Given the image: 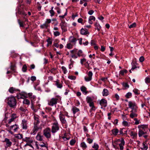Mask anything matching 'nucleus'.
<instances>
[{"instance_id": "62", "label": "nucleus", "mask_w": 150, "mask_h": 150, "mask_svg": "<svg viewBox=\"0 0 150 150\" xmlns=\"http://www.w3.org/2000/svg\"><path fill=\"white\" fill-rule=\"evenodd\" d=\"M18 21L19 25L21 27H23V23L22 22H21L20 20L19 19H18Z\"/></svg>"}, {"instance_id": "13", "label": "nucleus", "mask_w": 150, "mask_h": 150, "mask_svg": "<svg viewBox=\"0 0 150 150\" xmlns=\"http://www.w3.org/2000/svg\"><path fill=\"white\" fill-rule=\"evenodd\" d=\"M88 76L85 77L84 78L86 81L88 82L91 81L92 79L93 73L91 71H89L88 74Z\"/></svg>"}, {"instance_id": "5", "label": "nucleus", "mask_w": 150, "mask_h": 150, "mask_svg": "<svg viewBox=\"0 0 150 150\" xmlns=\"http://www.w3.org/2000/svg\"><path fill=\"white\" fill-rule=\"evenodd\" d=\"M16 105V100L15 97L13 96L10 97V107L14 108Z\"/></svg>"}, {"instance_id": "52", "label": "nucleus", "mask_w": 150, "mask_h": 150, "mask_svg": "<svg viewBox=\"0 0 150 150\" xmlns=\"http://www.w3.org/2000/svg\"><path fill=\"white\" fill-rule=\"evenodd\" d=\"M62 71L63 72V73L64 74H66L67 73V70L66 68L65 67L62 66Z\"/></svg>"}, {"instance_id": "24", "label": "nucleus", "mask_w": 150, "mask_h": 150, "mask_svg": "<svg viewBox=\"0 0 150 150\" xmlns=\"http://www.w3.org/2000/svg\"><path fill=\"white\" fill-rule=\"evenodd\" d=\"M81 33L82 35H88L89 33L87 30L82 28L81 30Z\"/></svg>"}, {"instance_id": "2", "label": "nucleus", "mask_w": 150, "mask_h": 150, "mask_svg": "<svg viewBox=\"0 0 150 150\" xmlns=\"http://www.w3.org/2000/svg\"><path fill=\"white\" fill-rule=\"evenodd\" d=\"M58 100V98L57 96L52 98L48 100V105L51 106H56Z\"/></svg>"}, {"instance_id": "55", "label": "nucleus", "mask_w": 150, "mask_h": 150, "mask_svg": "<svg viewBox=\"0 0 150 150\" xmlns=\"http://www.w3.org/2000/svg\"><path fill=\"white\" fill-rule=\"evenodd\" d=\"M67 47L68 49H71L72 48V45L70 43H68L67 44Z\"/></svg>"}, {"instance_id": "44", "label": "nucleus", "mask_w": 150, "mask_h": 150, "mask_svg": "<svg viewBox=\"0 0 150 150\" xmlns=\"http://www.w3.org/2000/svg\"><path fill=\"white\" fill-rule=\"evenodd\" d=\"M89 106L91 107V109L92 110H95L96 109L93 102L89 103Z\"/></svg>"}, {"instance_id": "43", "label": "nucleus", "mask_w": 150, "mask_h": 150, "mask_svg": "<svg viewBox=\"0 0 150 150\" xmlns=\"http://www.w3.org/2000/svg\"><path fill=\"white\" fill-rule=\"evenodd\" d=\"M95 26L96 27V29L98 31H100L101 27L99 24L98 23L96 22L95 24Z\"/></svg>"}, {"instance_id": "7", "label": "nucleus", "mask_w": 150, "mask_h": 150, "mask_svg": "<svg viewBox=\"0 0 150 150\" xmlns=\"http://www.w3.org/2000/svg\"><path fill=\"white\" fill-rule=\"evenodd\" d=\"M21 111V116H24L25 115L27 116L28 113V110L26 108L22 107H21L19 108Z\"/></svg>"}, {"instance_id": "50", "label": "nucleus", "mask_w": 150, "mask_h": 150, "mask_svg": "<svg viewBox=\"0 0 150 150\" xmlns=\"http://www.w3.org/2000/svg\"><path fill=\"white\" fill-rule=\"evenodd\" d=\"M132 96V93L130 92L127 93L125 95V96L127 98H129Z\"/></svg>"}, {"instance_id": "56", "label": "nucleus", "mask_w": 150, "mask_h": 150, "mask_svg": "<svg viewBox=\"0 0 150 150\" xmlns=\"http://www.w3.org/2000/svg\"><path fill=\"white\" fill-rule=\"evenodd\" d=\"M67 10L66 9V12L65 13L64 15H62V16H59V17L60 18H61L62 19H62H64V18L65 16L67 15Z\"/></svg>"}, {"instance_id": "64", "label": "nucleus", "mask_w": 150, "mask_h": 150, "mask_svg": "<svg viewBox=\"0 0 150 150\" xmlns=\"http://www.w3.org/2000/svg\"><path fill=\"white\" fill-rule=\"evenodd\" d=\"M68 78L69 79L71 80H75L76 79V77L74 76H68Z\"/></svg>"}, {"instance_id": "17", "label": "nucleus", "mask_w": 150, "mask_h": 150, "mask_svg": "<svg viewBox=\"0 0 150 150\" xmlns=\"http://www.w3.org/2000/svg\"><path fill=\"white\" fill-rule=\"evenodd\" d=\"M27 124V121L25 120H22L21 125L23 129L26 130L28 129Z\"/></svg>"}, {"instance_id": "47", "label": "nucleus", "mask_w": 150, "mask_h": 150, "mask_svg": "<svg viewBox=\"0 0 150 150\" xmlns=\"http://www.w3.org/2000/svg\"><path fill=\"white\" fill-rule=\"evenodd\" d=\"M15 137L18 139H21L23 137V135L21 134H16L15 135Z\"/></svg>"}, {"instance_id": "33", "label": "nucleus", "mask_w": 150, "mask_h": 150, "mask_svg": "<svg viewBox=\"0 0 150 150\" xmlns=\"http://www.w3.org/2000/svg\"><path fill=\"white\" fill-rule=\"evenodd\" d=\"M3 142H5L6 143V144L5 146L6 149V150L7 149V148L9 146V140L8 139L5 138V140L3 141Z\"/></svg>"}, {"instance_id": "59", "label": "nucleus", "mask_w": 150, "mask_h": 150, "mask_svg": "<svg viewBox=\"0 0 150 150\" xmlns=\"http://www.w3.org/2000/svg\"><path fill=\"white\" fill-rule=\"evenodd\" d=\"M145 82L146 83H148L150 82V78L149 77H146L145 79Z\"/></svg>"}, {"instance_id": "51", "label": "nucleus", "mask_w": 150, "mask_h": 150, "mask_svg": "<svg viewBox=\"0 0 150 150\" xmlns=\"http://www.w3.org/2000/svg\"><path fill=\"white\" fill-rule=\"evenodd\" d=\"M27 69V67L25 64H24L23 65L22 68V71L24 72H25L26 71Z\"/></svg>"}, {"instance_id": "26", "label": "nucleus", "mask_w": 150, "mask_h": 150, "mask_svg": "<svg viewBox=\"0 0 150 150\" xmlns=\"http://www.w3.org/2000/svg\"><path fill=\"white\" fill-rule=\"evenodd\" d=\"M77 54L79 57H86V55L83 53V51L81 50H79L77 52Z\"/></svg>"}, {"instance_id": "23", "label": "nucleus", "mask_w": 150, "mask_h": 150, "mask_svg": "<svg viewBox=\"0 0 150 150\" xmlns=\"http://www.w3.org/2000/svg\"><path fill=\"white\" fill-rule=\"evenodd\" d=\"M102 94L103 96H107L109 94V91L107 89L104 88L102 92Z\"/></svg>"}, {"instance_id": "19", "label": "nucleus", "mask_w": 150, "mask_h": 150, "mask_svg": "<svg viewBox=\"0 0 150 150\" xmlns=\"http://www.w3.org/2000/svg\"><path fill=\"white\" fill-rule=\"evenodd\" d=\"M137 112V110L134 111L133 110H131L130 112L131 114H130V117L132 118H133L134 117H136L137 116V114L136 113Z\"/></svg>"}, {"instance_id": "40", "label": "nucleus", "mask_w": 150, "mask_h": 150, "mask_svg": "<svg viewBox=\"0 0 150 150\" xmlns=\"http://www.w3.org/2000/svg\"><path fill=\"white\" fill-rule=\"evenodd\" d=\"M127 71L126 69H123L120 71L119 72V75H123L125 73H127Z\"/></svg>"}, {"instance_id": "11", "label": "nucleus", "mask_w": 150, "mask_h": 150, "mask_svg": "<svg viewBox=\"0 0 150 150\" xmlns=\"http://www.w3.org/2000/svg\"><path fill=\"white\" fill-rule=\"evenodd\" d=\"M23 140L24 142H27V144L25 145H28L31 147V144L33 142V140L32 138L30 137H25Z\"/></svg>"}, {"instance_id": "31", "label": "nucleus", "mask_w": 150, "mask_h": 150, "mask_svg": "<svg viewBox=\"0 0 150 150\" xmlns=\"http://www.w3.org/2000/svg\"><path fill=\"white\" fill-rule=\"evenodd\" d=\"M18 90L16 89L13 87L10 88V93H15L18 91Z\"/></svg>"}, {"instance_id": "12", "label": "nucleus", "mask_w": 150, "mask_h": 150, "mask_svg": "<svg viewBox=\"0 0 150 150\" xmlns=\"http://www.w3.org/2000/svg\"><path fill=\"white\" fill-rule=\"evenodd\" d=\"M139 130L147 133L148 131L147 126L146 125H139L138 126Z\"/></svg>"}, {"instance_id": "58", "label": "nucleus", "mask_w": 150, "mask_h": 150, "mask_svg": "<svg viewBox=\"0 0 150 150\" xmlns=\"http://www.w3.org/2000/svg\"><path fill=\"white\" fill-rule=\"evenodd\" d=\"M54 34L55 36H57L60 35V33L59 31H56L54 32Z\"/></svg>"}, {"instance_id": "45", "label": "nucleus", "mask_w": 150, "mask_h": 150, "mask_svg": "<svg viewBox=\"0 0 150 150\" xmlns=\"http://www.w3.org/2000/svg\"><path fill=\"white\" fill-rule=\"evenodd\" d=\"M122 124L125 127L129 126L130 125V124L129 123L127 122V121H123L122 122Z\"/></svg>"}, {"instance_id": "57", "label": "nucleus", "mask_w": 150, "mask_h": 150, "mask_svg": "<svg viewBox=\"0 0 150 150\" xmlns=\"http://www.w3.org/2000/svg\"><path fill=\"white\" fill-rule=\"evenodd\" d=\"M49 12L50 14L51 17H52L54 15L55 12L53 10H51Z\"/></svg>"}, {"instance_id": "35", "label": "nucleus", "mask_w": 150, "mask_h": 150, "mask_svg": "<svg viewBox=\"0 0 150 150\" xmlns=\"http://www.w3.org/2000/svg\"><path fill=\"white\" fill-rule=\"evenodd\" d=\"M112 134L114 135H117L119 132V130L117 129H114L111 131Z\"/></svg>"}, {"instance_id": "36", "label": "nucleus", "mask_w": 150, "mask_h": 150, "mask_svg": "<svg viewBox=\"0 0 150 150\" xmlns=\"http://www.w3.org/2000/svg\"><path fill=\"white\" fill-rule=\"evenodd\" d=\"M72 111H73V113L74 114L76 112H79V109L78 108L75 107H74L72 109Z\"/></svg>"}, {"instance_id": "48", "label": "nucleus", "mask_w": 150, "mask_h": 150, "mask_svg": "<svg viewBox=\"0 0 150 150\" xmlns=\"http://www.w3.org/2000/svg\"><path fill=\"white\" fill-rule=\"evenodd\" d=\"M122 84L123 87H124L126 89L128 88L129 87V86L127 83H122Z\"/></svg>"}, {"instance_id": "37", "label": "nucleus", "mask_w": 150, "mask_h": 150, "mask_svg": "<svg viewBox=\"0 0 150 150\" xmlns=\"http://www.w3.org/2000/svg\"><path fill=\"white\" fill-rule=\"evenodd\" d=\"M86 100L87 103L88 104L93 102V99L91 97L87 96L86 98Z\"/></svg>"}, {"instance_id": "32", "label": "nucleus", "mask_w": 150, "mask_h": 150, "mask_svg": "<svg viewBox=\"0 0 150 150\" xmlns=\"http://www.w3.org/2000/svg\"><path fill=\"white\" fill-rule=\"evenodd\" d=\"M38 145L40 147H48V144L46 142H41Z\"/></svg>"}, {"instance_id": "1", "label": "nucleus", "mask_w": 150, "mask_h": 150, "mask_svg": "<svg viewBox=\"0 0 150 150\" xmlns=\"http://www.w3.org/2000/svg\"><path fill=\"white\" fill-rule=\"evenodd\" d=\"M34 119L36 122L34 123V128L30 133V134H31L33 135H35L36 133L38 131L39 129H40V128L38 127L37 125L40 122L39 119L36 117H35Z\"/></svg>"}, {"instance_id": "53", "label": "nucleus", "mask_w": 150, "mask_h": 150, "mask_svg": "<svg viewBox=\"0 0 150 150\" xmlns=\"http://www.w3.org/2000/svg\"><path fill=\"white\" fill-rule=\"evenodd\" d=\"M93 141V139H90L89 138H88L87 139L86 141L89 144H91Z\"/></svg>"}, {"instance_id": "4", "label": "nucleus", "mask_w": 150, "mask_h": 150, "mask_svg": "<svg viewBox=\"0 0 150 150\" xmlns=\"http://www.w3.org/2000/svg\"><path fill=\"white\" fill-rule=\"evenodd\" d=\"M128 105L129 108L132 109L131 110L134 111L137 110V107L135 103L133 101H130L128 102Z\"/></svg>"}, {"instance_id": "49", "label": "nucleus", "mask_w": 150, "mask_h": 150, "mask_svg": "<svg viewBox=\"0 0 150 150\" xmlns=\"http://www.w3.org/2000/svg\"><path fill=\"white\" fill-rule=\"evenodd\" d=\"M70 61L71 62L70 64L69 65V68L71 69L72 67H73V63H74V61H73L71 59H70Z\"/></svg>"}, {"instance_id": "38", "label": "nucleus", "mask_w": 150, "mask_h": 150, "mask_svg": "<svg viewBox=\"0 0 150 150\" xmlns=\"http://www.w3.org/2000/svg\"><path fill=\"white\" fill-rule=\"evenodd\" d=\"M42 136L38 134L36 137V138L37 140L39 141H41L42 140Z\"/></svg>"}, {"instance_id": "9", "label": "nucleus", "mask_w": 150, "mask_h": 150, "mask_svg": "<svg viewBox=\"0 0 150 150\" xmlns=\"http://www.w3.org/2000/svg\"><path fill=\"white\" fill-rule=\"evenodd\" d=\"M61 22L60 24V25L63 32H65L67 31V29L66 28L67 26V23L64 21H63L61 18H60Z\"/></svg>"}, {"instance_id": "28", "label": "nucleus", "mask_w": 150, "mask_h": 150, "mask_svg": "<svg viewBox=\"0 0 150 150\" xmlns=\"http://www.w3.org/2000/svg\"><path fill=\"white\" fill-rule=\"evenodd\" d=\"M148 148L147 144L145 142L142 144V147L141 148L142 150H147Z\"/></svg>"}, {"instance_id": "15", "label": "nucleus", "mask_w": 150, "mask_h": 150, "mask_svg": "<svg viewBox=\"0 0 150 150\" xmlns=\"http://www.w3.org/2000/svg\"><path fill=\"white\" fill-rule=\"evenodd\" d=\"M138 134L139 137H143L146 139L148 137V135L146 134V132H145L139 130Z\"/></svg>"}, {"instance_id": "20", "label": "nucleus", "mask_w": 150, "mask_h": 150, "mask_svg": "<svg viewBox=\"0 0 150 150\" xmlns=\"http://www.w3.org/2000/svg\"><path fill=\"white\" fill-rule=\"evenodd\" d=\"M29 98L30 99L31 101L32 102L33 100H35L36 99V97L35 96L33 95V93H28Z\"/></svg>"}, {"instance_id": "34", "label": "nucleus", "mask_w": 150, "mask_h": 150, "mask_svg": "<svg viewBox=\"0 0 150 150\" xmlns=\"http://www.w3.org/2000/svg\"><path fill=\"white\" fill-rule=\"evenodd\" d=\"M92 147L94 149V150H100L98 149L99 145L96 143H94L93 145L92 146Z\"/></svg>"}, {"instance_id": "3", "label": "nucleus", "mask_w": 150, "mask_h": 150, "mask_svg": "<svg viewBox=\"0 0 150 150\" xmlns=\"http://www.w3.org/2000/svg\"><path fill=\"white\" fill-rule=\"evenodd\" d=\"M59 129V124L57 121H55L53 123L51 131L52 133L57 132Z\"/></svg>"}, {"instance_id": "46", "label": "nucleus", "mask_w": 150, "mask_h": 150, "mask_svg": "<svg viewBox=\"0 0 150 150\" xmlns=\"http://www.w3.org/2000/svg\"><path fill=\"white\" fill-rule=\"evenodd\" d=\"M23 104L29 105L30 104V102L28 99H25L23 100Z\"/></svg>"}, {"instance_id": "6", "label": "nucleus", "mask_w": 150, "mask_h": 150, "mask_svg": "<svg viewBox=\"0 0 150 150\" xmlns=\"http://www.w3.org/2000/svg\"><path fill=\"white\" fill-rule=\"evenodd\" d=\"M44 135L47 138H50L51 136V130L49 128H47L43 131Z\"/></svg>"}, {"instance_id": "30", "label": "nucleus", "mask_w": 150, "mask_h": 150, "mask_svg": "<svg viewBox=\"0 0 150 150\" xmlns=\"http://www.w3.org/2000/svg\"><path fill=\"white\" fill-rule=\"evenodd\" d=\"M17 116L16 114H12L11 116V118L10 119V122L13 121L16 118Z\"/></svg>"}, {"instance_id": "16", "label": "nucleus", "mask_w": 150, "mask_h": 150, "mask_svg": "<svg viewBox=\"0 0 150 150\" xmlns=\"http://www.w3.org/2000/svg\"><path fill=\"white\" fill-rule=\"evenodd\" d=\"M99 103L101 107H105L107 105V101L104 98H102L100 100Z\"/></svg>"}, {"instance_id": "61", "label": "nucleus", "mask_w": 150, "mask_h": 150, "mask_svg": "<svg viewBox=\"0 0 150 150\" xmlns=\"http://www.w3.org/2000/svg\"><path fill=\"white\" fill-rule=\"evenodd\" d=\"M70 52L72 54H74L77 52V49H74L70 51Z\"/></svg>"}, {"instance_id": "10", "label": "nucleus", "mask_w": 150, "mask_h": 150, "mask_svg": "<svg viewBox=\"0 0 150 150\" xmlns=\"http://www.w3.org/2000/svg\"><path fill=\"white\" fill-rule=\"evenodd\" d=\"M18 128V127L16 124L11 126L10 127V133L13 134V132H16Z\"/></svg>"}, {"instance_id": "29", "label": "nucleus", "mask_w": 150, "mask_h": 150, "mask_svg": "<svg viewBox=\"0 0 150 150\" xmlns=\"http://www.w3.org/2000/svg\"><path fill=\"white\" fill-rule=\"evenodd\" d=\"M129 134L131 137H132L133 138H135L137 135V133L134 132L132 131H130Z\"/></svg>"}, {"instance_id": "41", "label": "nucleus", "mask_w": 150, "mask_h": 150, "mask_svg": "<svg viewBox=\"0 0 150 150\" xmlns=\"http://www.w3.org/2000/svg\"><path fill=\"white\" fill-rule=\"evenodd\" d=\"M133 92L134 93V94L136 95H139L140 93L139 90L137 88H134L133 90Z\"/></svg>"}, {"instance_id": "39", "label": "nucleus", "mask_w": 150, "mask_h": 150, "mask_svg": "<svg viewBox=\"0 0 150 150\" xmlns=\"http://www.w3.org/2000/svg\"><path fill=\"white\" fill-rule=\"evenodd\" d=\"M70 42L72 43H76V39L73 37H71L69 39Z\"/></svg>"}, {"instance_id": "60", "label": "nucleus", "mask_w": 150, "mask_h": 150, "mask_svg": "<svg viewBox=\"0 0 150 150\" xmlns=\"http://www.w3.org/2000/svg\"><path fill=\"white\" fill-rule=\"evenodd\" d=\"M88 19L89 20H93V21H95L96 20V18L94 16H90L89 17Z\"/></svg>"}, {"instance_id": "14", "label": "nucleus", "mask_w": 150, "mask_h": 150, "mask_svg": "<svg viewBox=\"0 0 150 150\" xmlns=\"http://www.w3.org/2000/svg\"><path fill=\"white\" fill-rule=\"evenodd\" d=\"M21 6L18 7L16 9L17 10L18 13L21 15L26 16L27 15V14L23 11L21 10Z\"/></svg>"}, {"instance_id": "42", "label": "nucleus", "mask_w": 150, "mask_h": 150, "mask_svg": "<svg viewBox=\"0 0 150 150\" xmlns=\"http://www.w3.org/2000/svg\"><path fill=\"white\" fill-rule=\"evenodd\" d=\"M48 24H47L46 23H45L41 25L40 26V27L42 29L47 28L48 27Z\"/></svg>"}, {"instance_id": "63", "label": "nucleus", "mask_w": 150, "mask_h": 150, "mask_svg": "<svg viewBox=\"0 0 150 150\" xmlns=\"http://www.w3.org/2000/svg\"><path fill=\"white\" fill-rule=\"evenodd\" d=\"M136 26V24L135 23H134L129 26V28H130L134 27Z\"/></svg>"}, {"instance_id": "8", "label": "nucleus", "mask_w": 150, "mask_h": 150, "mask_svg": "<svg viewBox=\"0 0 150 150\" xmlns=\"http://www.w3.org/2000/svg\"><path fill=\"white\" fill-rule=\"evenodd\" d=\"M59 118L62 124H66L67 122L65 119V116L64 114L60 112L59 115Z\"/></svg>"}, {"instance_id": "27", "label": "nucleus", "mask_w": 150, "mask_h": 150, "mask_svg": "<svg viewBox=\"0 0 150 150\" xmlns=\"http://www.w3.org/2000/svg\"><path fill=\"white\" fill-rule=\"evenodd\" d=\"M80 89L83 93L85 95L87 93V92L86 91V88L84 86H82L80 88Z\"/></svg>"}, {"instance_id": "25", "label": "nucleus", "mask_w": 150, "mask_h": 150, "mask_svg": "<svg viewBox=\"0 0 150 150\" xmlns=\"http://www.w3.org/2000/svg\"><path fill=\"white\" fill-rule=\"evenodd\" d=\"M59 80L57 79L55 81V85L58 88H61L62 87V85L61 83H60L59 82Z\"/></svg>"}, {"instance_id": "22", "label": "nucleus", "mask_w": 150, "mask_h": 150, "mask_svg": "<svg viewBox=\"0 0 150 150\" xmlns=\"http://www.w3.org/2000/svg\"><path fill=\"white\" fill-rule=\"evenodd\" d=\"M35 146L36 148L38 150H47L48 147H40L36 143Z\"/></svg>"}, {"instance_id": "21", "label": "nucleus", "mask_w": 150, "mask_h": 150, "mask_svg": "<svg viewBox=\"0 0 150 150\" xmlns=\"http://www.w3.org/2000/svg\"><path fill=\"white\" fill-rule=\"evenodd\" d=\"M80 146L83 150L86 149L88 147V146L86 144L85 142H82L81 143Z\"/></svg>"}, {"instance_id": "54", "label": "nucleus", "mask_w": 150, "mask_h": 150, "mask_svg": "<svg viewBox=\"0 0 150 150\" xmlns=\"http://www.w3.org/2000/svg\"><path fill=\"white\" fill-rule=\"evenodd\" d=\"M76 141L74 139H72L70 142V144L71 146H73L75 143Z\"/></svg>"}, {"instance_id": "18", "label": "nucleus", "mask_w": 150, "mask_h": 150, "mask_svg": "<svg viewBox=\"0 0 150 150\" xmlns=\"http://www.w3.org/2000/svg\"><path fill=\"white\" fill-rule=\"evenodd\" d=\"M16 72V69L15 64H12L10 67V73H15Z\"/></svg>"}]
</instances>
